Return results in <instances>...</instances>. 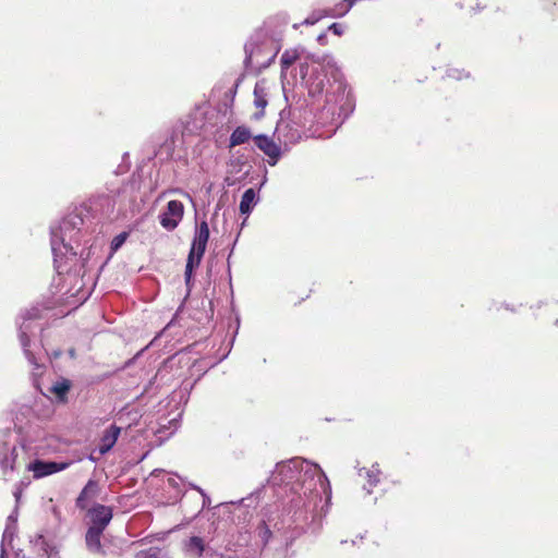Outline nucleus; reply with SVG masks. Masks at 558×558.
<instances>
[{
  "mask_svg": "<svg viewBox=\"0 0 558 558\" xmlns=\"http://www.w3.org/2000/svg\"><path fill=\"white\" fill-rule=\"evenodd\" d=\"M268 104L266 87L263 82H257L254 87V105L258 109V112L254 114L256 120L264 117V110Z\"/></svg>",
  "mask_w": 558,
  "mask_h": 558,
  "instance_id": "9",
  "label": "nucleus"
},
{
  "mask_svg": "<svg viewBox=\"0 0 558 558\" xmlns=\"http://www.w3.org/2000/svg\"><path fill=\"white\" fill-rule=\"evenodd\" d=\"M0 558H7V556H5V551H4V550H2V553H1V555H0Z\"/></svg>",
  "mask_w": 558,
  "mask_h": 558,
  "instance_id": "23",
  "label": "nucleus"
},
{
  "mask_svg": "<svg viewBox=\"0 0 558 558\" xmlns=\"http://www.w3.org/2000/svg\"><path fill=\"white\" fill-rule=\"evenodd\" d=\"M128 236H129L128 232H121L120 234L116 235L112 239L111 244H110L111 251L112 252L118 251L124 244V242L126 241Z\"/></svg>",
  "mask_w": 558,
  "mask_h": 558,
  "instance_id": "19",
  "label": "nucleus"
},
{
  "mask_svg": "<svg viewBox=\"0 0 558 558\" xmlns=\"http://www.w3.org/2000/svg\"><path fill=\"white\" fill-rule=\"evenodd\" d=\"M71 465V462H53L35 460L28 465V470L33 471L35 478L51 475L53 473L63 471Z\"/></svg>",
  "mask_w": 558,
  "mask_h": 558,
  "instance_id": "4",
  "label": "nucleus"
},
{
  "mask_svg": "<svg viewBox=\"0 0 558 558\" xmlns=\"http://www.w3.org/2000/svg\"><path fill=\"white\" fill-rule=\"evenodd\" d=\"M71 389V381L69 379H62L60 381L54 383L50 387V392L56 396V398L61 401L65 402L68 399V393Z\"/></svg>",
  "mask_w": 558,
  "mask_h": 558,
  "instance_id": "15",
  "label": "nucleus"
},
{
  "mask_svg": "<svg viewBox=\"0 0 558 558\" xmlns=\"http://www.w3.org/2000/svg\"><path fill=\"white\" fill-rule=\"evenodd\" d=\"M135 558H165L161 549L158 547H150L145 550L136 553Z\"/></svg>",
  "mask_w": 558,
  "mask_h": 558,
  "instance_id": "18",
  "label": "nucleus"
},
{
  "mask_svg": "<svg viewBox=\"0 0 558 558\" xmlns=\"http://www.w3.org/2000/svg\"><path fill=\"white\" fill-rule=\"evenodd\" d=\"M36 545L39 547V550L43 553V555H45L47 558H52L58 554L56 546L41 535L38 537Z\"/></svg>",
  "mask_w": 558,
  "mask_h": 558,
  "instance_id": "16",
  "label": "nucleus"
},
{
  "mask_svg": "<svg viewBox=\"0 0 558 558\" xmlns=\"http://www.w3.org/2000/svg\"><path fill=\"white\" fill-rule=\"evenodd\" d=\"M184 216V205L182 202L173 199L168 202L166 209L159 216V222L167 231H173L182 221Z\"/></svg>",
  "mask_w": 558,
  "mask_h": 558,
  "instance_id": "2",
  "label": "nucleus"
},
{
  "mask_svg": "<svg viewBox=\"0 0 558 558\" xmlns=\"http://www.w3.org/2000/svg\"><path fill=\"white\" fill-rule=\"evenodd\" d=\"M360 476L366 481L363 484V487L368 494H371L373 488L377 486L380 481V470L374 465L369 469L364 468L360 471Z\"/></svg>",
  "mask_w": 558,
  "mask_h": 558,
  "instance_id": "10",
  "label": "nucleus"
},
{
  "mask_svg": "<svg viewBox=\"0 0 558 558\" xmlns=\"http://www.w3.org/2000/svg\"><path fill=\"white\" fill-rule=\"evenodd\" d=\"M87 515L90 522L88 527L105 531L113 513L110 507L97 504L87 510Z\"/></svg>",
  "mask_w": 558,
  "mask_h": 558,
  "instance_id": "3",
  "label": "nucleus"
},
{
  "mask_svg": "<svg viewBox=\"0 0 558 558\" xmlns=\"http://www.w3.org/2000/svg\"><path fill=\"white\" fill-rule=\"evenodd\" d=\"M307 71H308V64L306 62L301 63L300 64V72H301L302 78H304L307 75Z\"/></svg>",
  "mask_w": 558,
  "mask_h": 558,
  "instance_id": "21",
  "label": "nucleus"
},
{
  "mask_svg": "<svg viewBox=\"0 0 558 558\" xmlns=\"http://www.w3.org/2000/svg\"><path fill=\"white\" fill-rule=\"evenodd\" d=\"M99 493V483L95 480H89L78 494L75 500V506L81 510L87 509V507L98 497Z\"/></svg>",
  "mask_w": 558,
  "mask_h": 558,
  "instance_id": "6",
  "label": "nucleus"
},
{
  "mask_svg": "<svg viewBox=\"0 0 558 558\" xmlns=\"http://www.w3.org/2000/svg\"><path fill=\"white\" fill-rule=\"evenodd\" d=\"M205 550L202 537L192 536L185 542V551L193 558H201Z\"/></svg>",
  "mask_w": 558,
  "mask_h": 558,
  "instance_id": "12",
  "label": "nucleus"
},
{
  "mask_svg": "<svg viewBox=\"0 0 558 558\" xmlns=\"http://www.w3.org/2000/svg\"><path fill=\"white\" fill-rule=\"evenodd\" d=\"M318 19H314V20H310V19H306L305 20V23L306 24H314Z\"/></svg>",
  "mask_w": 558,
  "mask_h": 558,
  "instance_id": "22",
  "label": "nucleus"
},
{
  "mask_svg": "<svg viewBox=\"0 0 558 558\" xmlns=\"http://www.w3.org/2000/svg\"><path fill=\"white\" fill-rule=\"evenodd\" d=\"M320 478H324L325 481H327V477H326V475H325V474H322V475H320Z\"/></svg>",
  "mask_w": 558,
  "mask_h": 558,
  "instance_id": "24",
  "label": "nucleus"
},
{
  "mask_svg": "<svg viewBox=\"0 0 558 558\" xmlns=\"http://www.w3.org/2000/svg\"><path fill=\"white\" fill-rule=\"evenodd\" d=\"M252 137L251 130L247 126L241 125L235 128V130L230 135V147H235L247 143Z\"/></svg>",
  "mask_w": 558,
  "mask_h": 558,
  "instance_id": "11",
  "label": "nucleus"
},
{
  "mask_svg": "<svg viewBox=\"0 0 558 558\" xmlns=\"http://www.w3.org/2000/svg\"><path fill=\"white\" fill-rule=\"evenodd\" d=\"M104 534L102 530H96L88 527L85 534V544L87 549L94 554L99 556H105L106 551L101 544V536Z\"/></svg>",
  "mask_w": 558,
  "mask_h": 558,
  "instance_id": "7",
  "label": "nucleus"
},
{
  "mask_svg": "<svg viewBox=\"0 0 558 558\" xmlns=\"http://www.w3.org/2000/svg\"><path fill=\"white\" fill-rule=\"evenodd\" d=\"M328 29H329L332 34H335V35H337V36H341V35L343 34V32H344V26H343L342 24H340V23H332V24L328 27Z\"/></svg>",
  "mask_w": 558,
  "mask_h": 558,
  "instance_id": "20",
  "label": "nucleus"
},
{
  "mask_svg": "<svg viewBox=\"0 0 558 558\" xmlns=\"http://www.w3.org/2000/svg\"><path fill=\"white\" fill-rule=\"evenodd\" d=\"M121 433V428L117 425L109 426L102 434L99 445V453L106 454L116 445Z\"/></svg>",
  "mask_w": 558,
  "mask_h": 558,
  "instance_id": "8",
  "label": "nucleus"
},
{
  "mask_svg": "<svg viewBox=\"0 0 558 558\" xmlns=\"http://www.w3.org/2000/svg\"><path fill=\"white\" fill-rule=\"evenodd\" d=\"M300 59L298 48H289L283 51L280 58L281 74L284 75L288 69Z\"/></svg>",
  "mask_w": 558,
  "mask_h": 558,
  "instance_id": "13",
  "label": "nucleus"
},
{
  "mask_svg": "<svg viewBox=\"0 0 558 558\" xmlns=\"http://www.w3.org/2000/svg\"><path fill=\"white\" fill-rule=\"evenodd\" d=\"M359 0H344V3L340 5L339 9H333L326 12L325 15L328 16H342L344 15Z\"/></svg>",
  "mask_w": 558,
  "mask_h": 558,
  "instance_id": "17",
  "label": "nucleus"
},
{
  "mask_svg": "<svg viewBox=\"0 0 558 558\" xmlns=\"http://www.w3.org/2000/svg\"><path fill=\"white\" fill-rule=\"evenodd\" d=\"M256 204V192L253 187L247 189L241 198L240 202V211L241 214L247 215L252 211L253 207Z\"/></svg>",
  "mask_w": 558,
  "mask_h": 558,
  "instance_id": "14",
  "label": "nucleus"
},
{
  "mask_svg": "<svg viewBox=\"0 0 558 558\" xmlns=\"http://www.w3.org/2000/svg\"><path fill=\"white\" fill-rule=\"evenodd\" d=\"M209 239V227L206 221H202L194 236L185 266V280L189 282L193 270L199 266L205 254Z\"/></svg>",
  "mask_w": 558,
  "mask_h": 558,
  "instance_id": "1",
  "label": "nucleus"
},
{
  "mask_svg": "<svg viewBox=\"0 0 558 558\" xmlns=\"http://www.w3.org/2000/svg\"><path fill=\"white\" fill-rule=\"evenodd\" d=\"M255 145L268 157V163L275 166L280 156V146L267 135L259 134L253 137Z\"/></svg>",
  "mask_w": 558,
  "mask_h": 558,
  "instance_id": "5",
  "label": "nucleus"
}]
</instances>
